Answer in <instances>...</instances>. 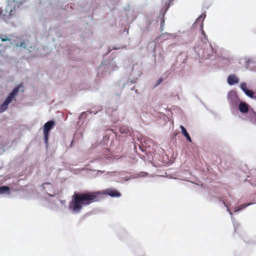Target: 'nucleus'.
I'll return each mask as SVG.
<instances>
[{"label": "nucleus", "instance_id": "f257e3e1", "mask_svg": "<svg viewBox=\"0 0 256 256\" xmlns=\"http://www.w3.org/2000/svg\"><path fill=\"white\" fill-rule=\"evenodd\" d=\"M101 194L108 195L111 197L118 198L121 196L120 192L114 188L105 189L102 193L100 192L74 193L72 196L71 202L73 208H82L83 206L98 202L100 200V196Z\"/></svg>", "mask_w": 256, "mask_h": 256}, {"label": "nucleus", "instance_id": "7ed1b4c3", "mask_svg": "<svg viewBox=\"0 0 256 256\" xmlns=\"http://www.w3.org/2000/svg\"><path fill=\"white\" fill-rule=\"evenodd\" d=\"M22 85H18L15 87L12 91L10 93L6 99L0 106V112H3L8 108V105L12 100L18 95Z\"/></svg>", "mask_w": 256, "mask_h": 256}, {"label": "nucleus", "instance_id": "4468645a", "mask_svg": "<svg viewBox=\"0 0 256 256\" xmlns=\"http://www.w3.org/2000/svg\"><path fill=\"white\" fill-rule=\"evenodd\" d=\"M24 0H8L9 2L22 4Z\"/></svg>", "mask_w": 256, "mask_h": 256}, {"label": "nucleus", "instance_id": "aec40b11", "mask_svg": "<svg viewBox=\"0 0 256 256\" xmlns=\"http://www.w3.org/2000/svg\"><path fill=\"white\" fill-rule=\"evenodd\" d=\"M162 116H164V120H165L166 122V121H168V117H167V116H166V117H165L164 114H163V115H162ZM162 115L161 114V118H162Z\"/></svg>", "mask_w": 256, "mask_h": 256}, {"label": "nucleus", "instance_id": "39448f33", "mask_svg": "<svg viewBox=\"0 0 256 256\" xmlns=\"http://www.w3.org/2000/svg\"><path fill=\"white\" fill-rule=\"evenodd\" d=\"M228 99L232 105H236L238 100L236 93L234 91H230L228 95Z\"/></svg>", "mask_w": 256, "mask_h": 256}, {"label": "nucleus", "instance_id": "2eb2a0df", "mask_svg": "<svg viewBox=\"0 0 256 256\" xmlns=\"http://www.w3.org/2000/svg\"><path fill=\"white\" fill-rule=\"evenodd\" d=\"M251 62H252V60H250V58H248V59L246 60V61H245L246 65V66L248 68V66H249V64H250V63H251Z\"/></svg>", "mask_w": 256, "mask_h": 256}, {"label": "nucleus", "instance_id": "9b49d317", "mask_svg": "<svg viewBox=\"0 0 256 256\" xmlns=\"http://www.w3.org/2000/svg\"><path fill=\"white\" fill-rule=\"evenodd\" d=\"M244 92L250 98L254 97V92L252 90H248Z\"/></svg>", "mask_w": 256, "mask_h": 256}, {"label": "nucleus", "instance_id": "1a4fd4ad", "mask_svg": "<svg viewBox=\"0 0 256 256\" xmlns=\"http://www.w3.org/2000/svg\"><path fill=\"white\" fill-rule=\"evenodd\" d=\"M10 188L8 186H0V194H8L10 192Z\"/></svg>", "mask_w": 256, "mask_h": 256}, {"label": "nucleus", "instance_id": "423d86ee", "mask_svg": "<svg viewBox=\"0 0 256 256\" xmlns=\"http://www.w3.org/2000/svg\"><path fill=\"white\" fill-rule=\"evenodd\" d=\"M228 83L230 85H233L239 82V79L234 74L230 75L227 79Z\"/></svg>", "mask_w": 256, "mask_h": 256}, {"label": "nucleus", "instance_id": "f3484780", "mask_svg": "<svg viewBox=\"0 0 256 256\" xmlns=\"http://www.w3.org/2000/svg\"><path fill=\"white\" fill-rule=\"evenodd\" d=\"M120 132L122 134L125 133V132H126V130L124 129V128L122 126V127L120 128Z\"/></svg>", "mask_w": 256, "mask_h": 256}, {"label": "nucleus", "instance_id": "f03ea898", "mask_svg": "<svg viewBox=\"0 0 256 256\" xmlns=\"http://www.w3.org/2000/svg\"><path fill=\"white\" fill-rule=\"evenodd\" d=\"M242 209H226L227 212L231 216V219L234 228V233H237L243 241L248 244H256V237L252 239H250L245 231L242 228L241 226L236 222L233 218L234 213L236 214L239 212Z\"/></svg>", "mask_w": 256, "mask_h": 256}, {"label": "nucleus", "instance_id": "ddd939ff", "mask_svg": "<svg viewBox=\"0 0 256 256\" xmlns=\"http://www.w3.org/2000/svg\"><path fill=\"white\" fill-rule=\"evenodd\" d=\"M0 39L2 42L10 41V38L7 37L6 35H2L0 36Z\"/></svg>", "mask_w": 256, "mask_h": 256}, {"label": "nucleus", "instance_id": "4be33fe9", "mask_svg": "<svg viewBox=\"0 0 256 256\" xmlns=\"http://www.w3.org/2000/svg\"><path fill=\"white\" fill-rule=\"evenodd\" d=\"M22 46L21 47H22L24 48H26V44L22 42Z\"/></svg>", "mask_w": 256, "mask_h": 256}, {"label": "nucleus", "instance_id": "0eeeda50", "mask_svg": "<svg viewBox=\"0 0 256 256\" xmlns=\"http://www.w3.org/2000/svg\"><path fill=\"white\" fill-rule=\"evenodd\" d=\"M238 109L242 113H246L248 111V106L246 103L241 102L238 106Z\"/></svg>", "mask_w": 256, "mask_h": 256}, {"label": "nucleus", "instance_id": "dca6fc26", "mask_svg": "<svg viewBox=\"0 0 256 256\" xmlns=\"http://www.w3.org/2000/svg\"><path fill=\"white\" fill-rule=\"evenodd\" d=\"M251 204H252L250 202L245 203L242 204L240 208H245L246 207L250 206Z\"/></svg>", "mask_w": 256, "mask_h": 256}, {"label": "nucleus", "instance_id": "9d476101", "mask_svg": "<svg viewBox=\"0 0 256 256\" xmlns=\"http://www.w3.org/2000/svg\"><path fill=\"white\" fill-rule=\"evenodd\" d=\"M160 36H161V40L162 39V40H166L172 37V34H167V33L161 34Z\"/></svg>", "mask_w": 256, "mask_h": 256}, {"label": "nucleus", "instance_id": "a211bd4d", "mask_svg": "<svg viewBox=\"0 0 256 256\" xmlns=\"http://www.w3.org/2000/svg\"><path fill=\"white\" fill-rule=\"evenodd\" d=\"M147 174H148L146 172H140L138 175L140 176H145Z\"/></svg>", "mask_w": 256, "mask_h": 256}, {"label": "nucleus", "instance_id": "5701e85b", "mask_svg": "<svg viewBox=\"0 0 256 256\" xmlns=\"http://www.w3.org/2000/svg\"><path fill=\"white\" fill-rule=\"evenodd\" d=\"M202 34L204 36V38H206V36L203 29L202 30Z\"/></svg>", "mask_w": 256, "mask_h": 256}, {"label": "nucleus", "instance_id": "a878e982", "mask_svg": "<svg viewBox=\"0 0 256 256\" xmlns=\"http://www.w3.org/2000/svg\"><path fill=\"white\" fill-rule=\"evenodd\" d=\"M254 121H255V122L256 124V116H255V118H254Z\"/></svg>", "mask_w": 256, "mask_h": 256}, {"label": "nucleus", "instance_id": "f8f14e48", "mask_svg": "<svg viewBox=\"0 0 256 256\" xmlns=\"http://www.w3.org/2000/svg\"><path fill=\"white\" fill-rule=\"evenodd\" d=\"M240 87L244 92L248 90L247 88L246 84L245 82H242L240 84Z\"/></svg>", "mask_w": 256, "mask_h": 256}, {"label": "nucleus", "instance_id": "20e7f679", "mask_svg": "<svg viewBox=\"0 0 256 256\" xmlns=\"http://www.w3.org/2000/svg\"><path fill=\"white\" fill-rule=\"evenodd\" d=\"M54 122L53 120H50L46 122L43 126L44 141L46 143H47L48 140V136L49 132L52 128L54 126Z\"/></svg>", "mask_w": 256, "mask_h": 256}, {"label": "nucleus", "instance_id": "b1692460", "mask_svg": "<svg viewBox=\"0 0 256 256\" xmlns=\"http://www.w3.org/2000/svg\"><path fill=\"white\" fill-rule=\"evenodd\" d=\"M160 82V80H158L157 81V84H158Z\"/></svg>", "mask_w": 256, "mask_h": 256}, {"label": "nucleus", "instance_id": "6e6552de", "mask_svg": "<svg viewBox=\"0 0 256 256\" xmlns=\"http://www.w3.org/2000/svg\"><path fill=\"white\" fill-rule=\"evenodd\" d=\"M180 128L182 130V134L186 138V140L188 142H192L191 138L189 135V134L188 133L186 129L184 128V127L182 126H180Z\"/></svg>", "mask_w": 256, "mask_h": 256}, {"label": "nucleus", "instance_id": "6ab92c4d", "mask_svg": "<svg viewBox=\"0 0 256 256\" xmlns=\"http://www.w3.org/2000/svg\"><path fill=\"white\" fill-rule=\"evenodd\" d=\"M164 18H161V25H160V26H161V32L162 31V28L163 27V24L164 23Z\"/></svg>", "mask_w": 256, "mask_h": 256}, {"label": "nucleus", "instance_id": "393cba45", "mask_svg": "<svg viewBox=\"0 0 256 256\" xmlns=\"http://www.w3.org/2000/svg\"><path fill=\"white\" fill-rule=\"evenodd\" d=\"M74 210H80V209H76V208H74V209H73Z\"/></svg>", "mask_w": 256, "mask_h": 256}, {"label": "nucleus", "instance_id": "412c9836", "mask_svg": "<svg viewBox=\"0 0 256 256\" xmlns=\"http://www.w3.org/2000/svg\"><path fill=\"white\" fill-rule=\"evenodd\" d=\"M22 42H18L16 44V46H18L21 47L22 46Z\"/></svg>", "mask_w": 256, "mask_h": 256}]
</instances>
